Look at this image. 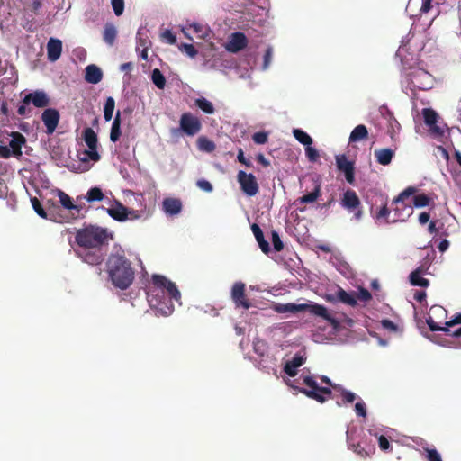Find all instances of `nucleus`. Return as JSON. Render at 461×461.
I'll list each match as a JSON object with an SVG mask.
<instances>
[{
    "instance_id": "1",
    "label": "nucleus",
    "mask_w": 461,
    "mask_h": 461,
    "mask_svg": "<svg viewBox=\"0 0 461 461\" xmlns=\"http://www.w3.org/2000/svg\"><path fill=\"white\" fill-rule=\"evenodd\" d=\"M77 249V256L84 262L92 265H100L107 253L109 235L105 229L90 226L78 230L76 233Z\"/></svg>"
},
{
    "instance_id": "2",
    "label": "nucleus",
    "mask_w": 461,
    "mask_h": 461,
    "mask_svg": "<svg viewBox=\"0 0 461 461\" xmlns=\"http://www.w3.org/2000/svg\"><path fill=\"white\" fill-rule=\"evenodd\" d=\"M181 294L175 283L164 276L153 275L151 285L147 292L149 305L164 316L170 315L174 311L172 301L179 302Z\"/></svg>"
},
{
    "instance_id": "3",
    "label": "nucleus",
    "mask_w": 461,
    "mask_h": 461,
    "mask_svg": "<svg viewBox=\"0 0 461 461\" xmlns=\"http://www.w3.org/2000/svg\"><path fill=\"white\" fill-rule=\"evenodd\" d=\"M106 267L111 281L115 287L125 290L132 284L135 273L131 261L125 256L110 255Z\"/></svg>"
},
{
    "instance_id": "4",
    "label": "nucleus",
    "mask_w": 461,
    "mask_h": 461,
    "mask_svg": "<svg viewBox=\"0 0 461 461\" xmlns=\"http://www.w3.org/2000/svg\"><path fill=\"white\" fill-rule=\"evenodd\" d=\"M300 378L307 388L292 384L290 386L320 403H324L328 399H333L334 396L331 389L330 387L320 386L313 376L304 375L303 374Z\"/></svg>"
},
{
    "instance_id": "5",
    "label": "nucleus",
    "mask_w": 461,
    "mask_h": 461,
    "mask_svg": "<svg viewBox=\"0 0 461 461\" xmlns=\"http://www.w3.org/2000/svg\"><path fill=\"white\" fill-rule=\"evenodd\" d=\"M411 90L427 91L433 87V76L421 68H413L407 74Z\"/></svg>"
},
{
    "instance_id": "6",
    "label": "nucleus",
    "mask_w": 461,
    "mask_h": 461,
    "mask_svg": "<svg viewBox=\"0 0 461 461\" xmlns=\"http://www.w3.org/2000/svg\"><path fill=\"white\" fill-rule=\"evenodd\" d=\"M340 204L348 212L354 214L353 217L356 221H360L362 219L363 209L361 206V202L354 190L348 189L344 192Z\"/></svg>"
},
{
    "instance_id": "7",
    "label": "nucleus",
    "mask_w": 461,
    "mask_h": 461,
    "mask_svg": "<svg viewBox=\"0 0 461 461\" xmlns=\"http://www.w3.org/2000/svg\"><path fill=\"white\" fill-rule=\"evenodd\" d=\"M416 192V188L410 186L403 190L397 197L393 200V203L396 204V207L393 209L394 211V218L392 221H404V215L402 213V210H408L409 212L406 213V216L409 217L411 214V208L407 207L403 201L413 194Z\"/></svg>"
},
{
    "instance_id": "8",
    "label": "nucleus",
    "mask_w": 461,
    "mask_h": 461,
    "mask_svg": "<svg viewBox=\"0 0 461 461\" xmlns=\"http://www.w3.org/2000/svg\"><path fill=\"white\" fill-rule=\"evenodd\" d=\"M180 130L187 136L196 135L202 129L200 119L191 113H184L179 120Z\"/></svg>"
},
{
    "instance_id": "9",
    "label": "nucleus",
    "mask_w": 461,
    "mask_h": 461,
    "mask_svg": "<svg viewBox=\"0 0 461 461\" xmlns=\"http://www.w3.org/2000/svg\"><path fill=\"white\" fill-rule=\"evenodd\" d=\"M237 180L241 191L248 196H254L258 193L259 186L253 174H248L240 170L237 175Z\"/></svg>"
},
{
    "instance_id": "10",
    "label": "nucleus",
    "mask_w": 461,
    "mask_h": 461,
    "mask_svg": "<svg viewBox=\"0 0 461 461\" xmlns=\"http://www.w3.org/2000/svg\"><path fill=\"white\" fill-rule=\"evenodd\" d=\"M246 285L241 281L235 282L231 287L230 297L236 308L249 309L251 303L246 293Z\"/></svg>"
},
{
    "instance_id": "11",
    "label": "nucleus",
    "mask_w": 461,
    "mask_h": 461,
    "mask_svg": "<svg viewBox=\"0 0 461 461\" xmlns=\"http://www.w3.org/2000/svg\"><path fill=\"white\" fill-rule=\"evenodd\" d=\"M83 139L88 147V150H86V154L88 158L96 162L100 160V155L97 152V135L92 128H86L83 131Z\"/></svg>"
},
{
    "instance_id": "12",
    "label": "nucleus",
    "mask_w": 461,
    "mask_h": 461,
    "mask_svg": "<svg viewBox=\"0 0 461 461\" xmlns=\"http://www.w3.org/2000/svg\"><path fill=\"white\" fill-rule=\"evenodd\" d=\"M336 165L338 170L343 172L346 181L353 185L355 183V167L354 162L349 161L346 155L336 156Z\"/></svg>"
},
{
    "instance_id": "13",
    "label": "nucleus",
    "mask_w": 461,
    "mask_h": 461,
    "mask_svg": "<svg viewBox=\"0 0 461 461\" xmlns=\"http://www.w3.org/2000/svg\"><path fill=\"white\" fill-rule=\"evenodd\" d=\"M248 46V39L243 32H233L225 44V49L230 53H237Z\"/></svg>"
},
{
    "instance_id": "14",
    "label": "nucleus",
    "mask_w": 461,
    "mask_h": 461,
    "mask_svg": "<svg viewBox=\"0 0 461 461\" xmlns=\"http://www.w3.org/2000/svg\"><path fill=\"white\" fill-rule=\"evenodd\" d=\"M59 118L60 115L58 110L54 108H48L44 110L41 114V120L47 128L46 131L48 134H51L55 131L59 124Z\"/></svg>"
},
{
    "instance_id": "15",
    "label": "nucleus",
    "mask_w": 461,
    "mask_h": 461,
    "mask_svg": "<svg viewBox=\"0 0 461 461\" xmlns=\"http://www.w3.org/2000/svg\"><path fill=\"white\" fill-rule=\"evenodd\" d=\"M24 104H32L37 108L47 107L50 104V98L42 90H36L26 95L23 98Z\"/></svg>"
},
{
    "instance_id": "16",
    "label": "nucleus",
    "mask_w": 461,
    "mask_h": 461,
    "mask_svg": "<svg viewBox=\"0 0 461 461\" xmlns=\"http://www.w3.org/2000/svg\"><path fill=\"white\" fill-rule=\"evenodd\" d=\"M422 115L424 118L425 123L429 126L432 133L441 136L443 135V130L437 125L438 122V113L432 110L431 108H424L422 110Z\"/></svg>"
},
{
    "instance_id": "17",
    "label": "nucleus",
    "mask_w": 461,
    "mask_h": 461,
    "mask_svg": "<svg viewBox=\"0 0 461 461\" xmlns=\"http://www.w3.org/2000/svg\"><path fill=\"white\" fill-rule=\"evenodd\" d=\"M427 324L431 331H444L448 334L450 332L448 327L461 324V313H457L452 320L446 322V327L438 325L431 316L427 319Z\"/></svg>"
},
{
    "instance_id": "18",
    "label": "nucleus",
    "mask_w": 461,
    "mask_h": 461,
    "mask_svg": "<svg viewBox=\"0 0 461 461\" xmlns=\"http://www.w3.org/2000/svg\"><path fill=\"white\" fill-rule=\"evenodd\" d=\"M25 142L26 139L22 133L18 131L11 133V140L9 141L8 147L10 148L13 156L20 157L22 155V147Z\"/></svg>"
},
{
    "instance_id": "19",
    "label": "nucleus",
    "mask_w": 461,
    "mask_h": 461,
    "mask_svg": "<svg viewBox=\"0 0 461 461\" xmlns=\"http://www.w3.org/2000/svg\"><path fill=\"white\" fill-rule=\"evenodd\" d=\"M162 208L166 214L173 216L180 213L183 204L180 199L169 197L163 200Z\"/></svg>"
},
{
    "instance_id": "20",
    "label": "nucleus",
    "mask_w": 461,
    "mask_h": 461,
    "mask_svg": "<svg viewBox=\"0 0 461 461\" xmlns=\"http://www.w3.org/2000/svg\"><path fill=\"white\" fill-rule=\"evenodd\" d=\"M62 51V41L59 39L50 38L47 43V55L50 61H56L59 59Z\"/></svg>"
},
{
    "instance_id": "21",
    "label": "nucleus",
    "mask_w": 461,
    "mask_h": 461,
    "mask_svg": "<svg viewBox=\"0 0 461 461\" xmlns=\"http://www.w3.org/2000/svg\"><path fill=\"white\" fill-rule=\"evenodd\" d=\"M305 358L303 356L295 355L291 360L285 364L284 371L289 376L294 377L297 375V368L303 365Z\"/></svg>"
},
{
    "instance_id": "22",
    "label": "nucleus",
    "mask_w": 461,
    "mask_h": 461,
    "mask_svg": "<svg viewBox=\"0 0 461 461\" xmlns=\"http://www.w3.org/2000/svg\"><path fill=\"white\" fill-rule=\"evenodd\" d=\"M307 303H302V304H295L293 303H276L274 306L275 312L278 313H285V312H291V313H296L302 311L306 310Z\"/></svg>"
},
{
    "instance_id": "23",
    "label": "nucleus",
    "mask_w": 461,
    "mask_h": 461,
    "mask_svg": "<svg viewBox=\"0 0 461 461\" xmlns=\"http://www.w3.org/2000/svg\"><path fill=\"white\" fill-rule=\"evenodd\" d=\"M374 154L377 163L383 166H387L392 162L394 156V150L389 148H384L375 149Z\"/></svg>"
},
{
    "instance_id": "24",
    "label": "nucleus",
    "mask_w": 461,
    "mask_h": 461,
    "mask_svg": "<svg viewBox=\"0 0 461 461\" xmlns=\"http://www.w3.org/2000/svg\"><path fill=\"white\" fill-rule=\"evenodd\" d=\"M103 78L102 70L95 65H88L86 68L85 79L90 84H97Z\"/></svg>"
},
{
    "instance_id": "25",
    "label": "nucleus",
    "mask_w": 461,
    "mask_h": 461,
    "mask_svg": "<svg viewBox=\"0 0 461 461\" xmlns=\"http://www.w3.org/2000/svg\"><path fill=\"white\" fill-rule=\"evenodd\" d=\"M251 230L259 245L261 250L267 254L270 251L269 243L265 240L264 234L260 227L257 223L251 225Z\"/></svg>"
},
{
    "instance_id": "26",
    "label": "nucleus",
    "mask_w": 461,
    "mask_h": 461,
    "mask_svg": "<svg viewBox=\"0 0 461 461\" xmlns=\"http://www.w3.org/2000/svg\"><path fill=\"white\" fill-rule=\"evenodd\" d=\"M107 212L113 219L119 221L128 219V208L120 203L115 207L109 208Z\"/></svg>"
},
{
    "instance_id": "27",
    "label": "nucleus",
    "mask_w": 461,
    "mask_h": 461,
    "mask_svg": "<svg viewBox=\"0 0 461 461\" xmlns=\"http://www.w3.org/2000/svg\"><path fill=\"white\" fill-rule=\"evenodd\" d=\"M306 310H309V312L316 316L321 317L326 321H329L330 322H335V320L330 315L328 312V310L323 305L320 304H307Z\"/></svg>"
},
{
    "instance_id": "28",
    "label": "nucleus",
    "mask_w": 461,
    "mask_h": 461,
    "mask_svg": "<svg viewBox=\"0 0 461 461\" xmlns=\"http://www.w3.org/2000/svg\"><path fill=\"white\" fill-rule=\"evenodd\" d=\"M117 34L118 32L114 24L111 23H105L103 32V39L106 44L113 46L117 38Z\"/></svg>"
},
{
    "instance_id": "29",
    "label": "nucleus",
    "mask_w": 461,
    "mask_h": 461,
    "mask_svg": "<svg viewBox=\"0 0 461 461\" xmlns=\"http://www.w3.org/2000/svg\"><path fill=\"white\" fill-rule=\"evenodd\" d=\"M368 137L367 128L364 124L356 126L350 133L349 142H357L366 140Z\"/></svg>"
},
{
    "instance_id": "30",
    "label": "nucleus",
    "mask_w": 461,
    "mask_h": 461,
    "mask_svg": "<svg viewBox=\"0 0 461 461\" xmlns=\"http://www.w3.org/2000/svg\"><path fill=\"white\" fill-rule=\"evenodd\" d=\"M58 195H59V202H60L61 205L65 209L75 210L77 214L81 212L82 207L79 205L74 204L71 197L68 194H67L65 192L59 190Z\"/></svg>"
},
{
    "instance_id": "31",
    "label": "nucleus",
    "mask_w": 461,
    "mask_h": 461,
    "mask_svg": "<svg viewBox=\"0 0 461 461\" xmlns=\"http://www.w3.org/2000/svg\"><path fill=\"white\" fill-rule=\"evenodd\" d=\"M336 299L349 306L354 307L357 305L356 296L351 294H348L341 287H339V289L336 292Z\"/></svg>"
},
{
    "instance_id": "32",
    "label": "nucleus",
    "mask_w": 461,
    "mask_h": 461,
    "mask_svg": "<svg viewBox=\"0 0 461 461\" xmlns=\"http://www.w3.org/2000/svg\"><path fill=\"white\" fill-rule=\"evenodd\" d=\"M422 269L420 267L412 271L410 275V282L411 285L420 287H428L429 282L428 279L421 276Z\"/></svg>"
},
{
    "instance_id": "33",
    "label": "nucleus",
    "mask_w": 461,
    "mask_h": 461,
    "mask_svg": "<svg viewBox=\"0 0 461 461\" xmlns=\"http://www.w3.org/2000/svg\"><path fill=\"white\" fill-rule=\"evenodd\" d=\"M122 135L121 131V118H120V111L117 112L113 122L112 123L111 131H110V140L112 142H116L119 140Z\"/></svg>"
},
{
    "instance_id": "34",
    "label": "nucleus",
    "mask_w": 461,
    "mask_h": 461,
    "mask_svg": "<svg viewBox=\"0 0 461 461\" xmlns=\"http://www.w3.org/2000/svg\"><path fill=\"white\" fill-rule=\"evenodd\" d=\"M195 105L207 114H212L215 111L212 103L204 97L197 98Z\"/></svg>"
},
{
    "instance_id": "35",
    "label": "nucleus",
    "mask_w": 461,
    "mask_h": 461,
    "mask_svg": "<svg viewBox=\"0 0 461 461\" xmlns=\"http://www.w3.org/2000/svg\"><path fill=\"white\" fill-rule=\"evenodd\" d=\"M151 80L153 84L158 88V89H164L166 86V78L162 72L158 68H155L152 70L151 73Z\"/></svg>"
},
{
    "instance_id": "36",
    "label": "nucleus",
    "mask_w": 461,
    "mask_h": 461,
    "mask_svg": "<svg viewBox=\"0 0 461 461\" xmlns=\"http://www.w3.org/2000/svg\"><path fill=\"white\" fill-rule=\"evenodd\" d=\"M350 449H352L355 453H357L360 457L366 458L371 456L375 452V447H370L368 449L363 447L359 443L351 444L349 443Z\"/></svg>"
},
{
    "instance_id": "37",
    "label": "nucleus",
    "mask_w": 461,
    "mask_h": 461,
    "mask_svg": "<svg viewBox=\"0 0 461 461\" xmlns=\"http://www.w3.org/2000/svg\"><path fill=\"white\" fill-rule=\"evenodd\" d=\"M197 146L199 149L206 152H212L215 149L214 142L204 136H201L197 139Z\"/></svg>"
},
{
    "instance_id": "38",
    "label": "nucleus",
    "mask_w": 461,
    "mask_h": 461,
    "mask_svg": "<svg viewBox=\"0 0 461 461\" xmlns=\"http://www.w3.org/2000/svg\"><path fill=\"white\" fill-rule=\"evenodd\" d=\"M320 192H321L320 185H316L313 191L303 195L302 197H300L298 199V201L302 204L313 203L318 199V197L320 195Z\"/></svg>"
},
{
    "instance_id": "39",
    "label": "nucleus",
    "mask_w": 461,
    "mask_h": 461,
    "mask_svg": "<svg viewBox=\"0 0 461 461\" xmlns=\"http://www.w3.org/2000/svg\"><path fill=\"white\" fill-rule=\"evenodd\" d=\"M115 107V101L113 97L109 96L106 98L104 108V117L106 122L111 121L113 111Z\"/></svg>"
},
{
    "instance_id": "40",
    "label": "nucleus",
    "mask_w": 461,
    "mask_h": 461,
    "mask_svg": "<svg viewBox=\"0 0 461 461\" xmlns=\"http://www.w3.org/2000/svg\"><path fill=\"white\" fill-rule=\"evenodd\" d=\"M293 133H294V138L300 143L305 145L306 147L309 146V145H312V139L311 138V136L308 133H306L303 130H301V129H294Z\"/></svg>"
},
{
    "instance_id": "41",
    "label": "nucleus",
    "mask_w": 461,
    "mask_h": 461,
    "mask_svg": "<svg viewBox=\"0 0 461 461\" xmlns=\"http://www.w3.org/2000/svg\"><path fill=\"white\" fill-rule=\"evenodd\" d=\"M334 389L340 393L344 403H352L357 399V395L354 393L344 389L339 384H335Z\"/></svg>"
},
{
    "instance_id": "42",
    "label": "nucleus",
    "mask_w": 461,
    "mask_h": 461,
    "mask_svg": "<svg viewBox=\"0 0 461 461\" xmlns=\"http://www.w3.org/2000/svg\"><path fill=\"white\" fill-rule=\"evenodd\" d=\"M104 197V195L99 187H92L86 194V200L89 203L102 201Z\"/></svg>"
},
{
    "instance_id": "43",
    "label": "nucleus",
    "mask_w": 461,
    "mask_h": 461,
    "mask_svg": "<svg viewBox=\"0 0 461 461\" xmlns=\"http://www.w3.org/2000/svg\"><path fill=\"white\" fill-rule=\"evenodd\" d=\"M431 199L425 194H420L413 197V205L417 208L429 205Z\"/></svg>"
},
{
    "instance_id": "44",
    "label": "nucleus",
    "mask_w": 461,
    "mask_h": 461,
    "mask_svg": "<svg viewBox=\"0 0 461 461\" xmlns=\"http://www.w3.org/2000/svg\"><path fill=\"white\" fill-rule=\"evenodd\" d=\"M193 29V32L197 34V37L200 39H206L209 36V31L203 25L199 23H194L190 26Z\"/></svg>"
},
{
    "instance_id": "45",
    "label": "nucleus",
    "mask_w": 461,
    "mask_h": 461,
    "mask_svg": "<svg viewBox=\"0 0 461 461\" xmlns=\"http://www.w3.org/2000/svg\"><path fill=\"white\" fill-rule=\"evenodd\" d=\"M31 202H32V205L34 211L36 212V213L39 216H41V218L47 219V213H46L45 210L43 209L41 202L36 197L32 198Z\"/></svg>"
},
{
    "instance_id": "46",
    "label": "nucleus",
    "mask_w": 461,
    "mask_h": 461,
    "mask_svg": "<svg viewBox=\"0 0 461 461\" xmlns=\"http://www.w3.org/2000/svg\"><path fill=\"white\" fill-rule=\"evenodd\" d=\"M391 213V211L388 209L387 205H383L380 210L375 215V219L377 221L385 220L386 222H389L388 217Z\"/></svg>"
},
{
    "instance_id": "47",
    "label": "nucleus",
    "mask_w": 461,
    "mask_h": 461,
    "mask_svg": "<svg viewBox=\"0 0 461 461\" xmlns=\"http://www.w3.org/2000/svg\"><path fill=\"white\" fill-rule=\"evenodd\" d=\"M355 296L356 300L357 299L362 302H368L372 298L371 293L364 287H360Z\"/></svg>"
},
{
    "instance_id": "48",
    "label": "nucleus",
    "mask_w": 461,
    "mask_h": 461,
    "mask_svg": "<svg viewBox=\"0 0 461 461\" xmlns=\"http://www.w3.org/2000/svg\"><path fill=\"white\" fill-rule=\"evenodd\" d=\"M271 235H272V242H273L274 249L277 252L283 250L284 244H283L278 233L276 230H273L271 232Z\"/></svg>"
},
{
    "instance_id": "49",
    "label": "nucleus",
    "mask_w": 461,
    "mask_h": 461,
    "mask_svg": "<svg viewBox=\"0 0 461 461\" xmlns=\"http://www.w3.org/2000/svg\"><path fill=\"white\" fill-rule=\"evenodd\" d=\"M252 140L256 144H265L267 142L268 135L265 131H258L252 135Z\"/></svg>"
},
{
    "instance_id": "50",
    "label": "nucleus",
    "mask_w": 461,
    "mask_h": 461,
    "mask_svg": "<svg viewBox=\"0 0 461 461\" xmlns=\"http://www.w3.org/2000/svg\"><path fill=\"white\" fill-rule=\"evenodd\" d=\"M305 154L309 161L316 162L319 158V152L316 149L312 148L311 145L305 148Z\"/></svg>"
},
{
    "instance_id": "51",
    "label": "nucleus",
    "mask_w": 461,
    "mask_h": 461,
    "mask_svg": "<svg viewBox=\"0 0 461 461\" xmlns=\"http://www.w3.org/2000/svg\"><path fill=\"white\" fill-rule=\"evenodd\" d=\"M112 6L115 15L120 16L124 11V0H112Z\"/></svg>"
},
{
    "instance_id": "52",
    "label": "nucleus",
    "mask_w": 461,
    "mask_h": 461,
    "mask_svg": "<svg viewBox=\"0 0 461 461\" xmlns=\"http://www.w3.org/2000/svg\"><path fill=\"white\" fill-rule=\"evenodd\" d=\"M381 325L384 329L388 330L392 332H396L398 330L397 325L391 320L384 319L381 321Z\"/></svg>"
},
{
    "instance_id": "53",
    "label": "nucleus",
    "mask_w": 461,
    "mask_h": 461,
    "mask_svg": "<svg viewBox=\"0 0 461 461\" xmlns=\"http://www.w3.org/2000/svg\"><path fill=\"white\" fill-rule=\"evenodd\" d=\"M161 37L169 44H175L176 42V37L170 30L164 31Z\"/></svg>"
},
{
    "instance_id": "54",
    "label": "nucleus",
    "mask_w": 461,
    "mask_h": 461,
    "mask_svg": "<svg viewBox=\"0 0 461 461\" xmlns=\"http://www.w3.org/2000/svg\"><path fill=\"white\" fill-rule=\"evenodd\" d=\"M181 50H184L189 57H195L197 55V50L192 44L184 43L181 47Z\"/></svg>"
},
{
    "instance_id": "55",
    "label": "nucleus",
    "mask_w": 461,
    "mask_h": 461,
    "mask_svg": "<svg viewBox=\"0 0 461 461\" xmlns=\"http://www.w3.org/2000/svg\"><path fill=\"white\" fill-rule=\"evenodd\" d=\"M196 185H197V186H198L200 189H202V190H203V191H205V192H207V193H210V192H212V184H211L209 181L205 180V179H200V180H198V181H197V183H196Z\"/></svg>"
},
{
    "instance_id": "56",
    "label": "nucleus",
    "mask_w": 461,
    "mask_h": 461,
    "mask_svg": "<svg viewBox=\"0 0 461 461\" xmlns=\"http://www.w3.org/2000/svg\"><path fill=\"white\" fill-rule=\"evenodd\" d=\"M355 411L358 416L365 418L366 416V404L363 402H357L355 404Z\"/></svg>"
},
{
    "instance_id": "57",
    "label": "nucleus",
    "mask_w": 461,
    "mask_h": 461,
    "mask_svg": "<svg viewBox=\"0 0 461 461\" xmlns=\"http://www.w3.org/2000/svg\"><path fill=\"white\" fill-rule=\"evenodd\" d=\"M378 445H379L380 449L383 451H387L391 447V444H390L389 440L387 439L386 437H384L383 435H381L378 438Z\"/></svg>"
},
{
    "instance_id": "58",
    "label": "nucleus",
    "mask_w": 461,
    "mask_h": 461,
    "mask_svg": "<svg viewBox=\"0 0 461 461\" xmlns=\"http://www.w3.org/2000/svg\"><path fill=\"white\" fill-rule=\"evenodd\" d=\"M427 458L429 461H442L439 453L436 449H428Z\"/></svg>"
},
{
    "instance_id": "59",
    "label": "nucleus",
    "mask_w": 461,
    "mask_h": 461,
    "mask_svg": "<svg viewBox=\"0 0 461 461\" xmlns=\"http://www.w3.org/2000/svg\"><path fill=\"white\" fill-rule=\"evenodd\" d=\"M237 158H238V161L241 164H243L244 166L248 167H252V163L250 160L247 159L245 157H244V153L242 151V149H240L239 152H238V156H237Z\"/></svg>"
},
{
    "instance_id": "60",
    "label": "nucleus",
    "mask_w": 461,
    "mask_h": 461,
    "mask_svg": "<svg viewBox=\"0 0 461 461\" xmlns=\"http://www.w3.org/2000/svg\"><path fill=\"white\" fill-rule=\"evenodd\" d=\"M271 59H272V50L270 48H268L265 54H264V64H263V68L264 69H267L271 62Z\"/></svg>"
},
{
    "instance_id": "61",
    "label": "nucleus",
    "mask_w": 461,
    "mask_h": 461,
    "mask_svg": "<svg viewBox=\"0 0 461 461\" xmlns=\"http://www.w3.org/2000/svg\"><path fill=\"white\" fill-rule=\"evenodd\" d=\"M13 155L8 146L0 145V158H8Z\"/></svg>"
},
{
    "instance_id": "62",
    "label": "nucleus",
    "mask_w": 461,
    "mask_h": 461,
    "mask_svg": "<svg viewBox=\"0 0 461 461\" xmlns=\"http://www.w3.org/2000/svg\"><path fill=\"white\" fill-rule=\"evenodd\" d=\"M28 104H24L23 101L22 102V104L18 106L17 109V113L19 115L24 116L30 112V109L27 108Z\"/></svg>"
},
{
    "instance_id": "63",
    "label": "nucleus",
    "mask_w": 461,
    "mask_h": 461,
    "mask_svg": "<svg viewBox=\"0 0 461 461\" xmlns=\"http://www.w3.org/2000/svg\"><path fill=\"white\" fill-rule=\"evenodd\" d=\"M431 1L432 0H422V4L420 6L421 13H428L429 11H430V9L432 7Z\"/></svg>"
},
{
    "instance_id": "64",
    "label": "nucleus",
    "mask_w": 461,
    "mask_h": 461,
    "mask_svg": "<svg viewBox=\"0 0 461 461\" xmlns=\"http://www.w3.org/2000/svg\"><path fill=\"white\" fill-rule=\"evenodd\" d=\"M256 158H257V161L265 167H267L270 165V162L261 153L258 154Z\"/></svg>"
}]
</instances>
